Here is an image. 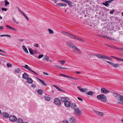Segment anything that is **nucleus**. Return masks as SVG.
<instances>
[{
    "instance_id": "f257e3e1",
    "label": "nucleus",
    "mask_w": 123,
    "mask_h": 123,
    "mask_svg": "<svg viewBox=\"0 0 123 123\" xmlns=\"http://www.w3.org/2000/svg\"><path fill=\"white\" fill-rule=\"evenodd\" d=\"M113 96L117 99V102L120 104H123V96L121 95L116 93L113 94Z\"/></svg>"
},
{
    "instance_id": "f03ea898",
    "label": "nucleus",
    "mask_w": 123,
    "mask_h": 123,
    "mask_svg": "<svg viewBox=\"0 0 123 123\" xmlns=\"http://www.w3.org/2000/svg\"><path fill=\"white\" fill-rule=\"evenodd\" d=\"M67 45L70 48H72L73 49H75L77 50L78 53L79 54H81L82 52L81 50L77 47L73 43L70 42L68 41L66 43Z\"/></svg>"
},
{
    "instance_id": "7ed1b4c3",
    "label": "nucleus",
    "mask_w": 123,
    "mask_h": 123,
    "mask_svg": "<svg viewBox=\"0 0 123 123\" xmlns=\"http://www.w3.org/2000/svg\"><path fill=\"white\" fill-rule=\"evenodd\" d=\"M97 98L100 101L103 102H106L107 100L106 97L103 94H101L98 95Z\"/></svg>"
},
{
    "instance_id": "20e7f679",
    "label": "nucleus",
    "mask_w": 123,
    "mask_h": 123,
    "mask_svg": "<svg viewBox=\"0 0 123 123\" xmlns=\"http://www.w3.org/2000/svg\"><path fill=\"white\" fill-rule=\"evenodd\" d=\"M74 113L77 116H80L82 114V111L80 110L78 108H76L74 109Z\"/></svg>"
},
{
    "instance_id": "39448f33",
    "label": "nucleus",
    "mask_w": 123,
    "mask_h": 123,
    "mask_svg": "<svg viewBox=\"0 0 123 123\" xmlns=\"http://www.w3.org/2000/svg\"><path fill=\"white\" fill-rule=\"evenodd\" d=\"M55 104L58 106L60 105H61V101L58 98H55L54 100Z\"/></svg>"
},
{
    "instance_id": "423d86ee",
    "label": "nucleus",
    "mask_w": 123,
    "mask_h": 123,
    "mask_svg": "<svg viewBox=\"0 0 123 123\" xmlns=\"http://www.w3.org/2000/svg\"><path fill=\"white\" fill-rule=\"evenodd\" d=\"M22 67L24 68H25L27 69L29 71H30L32 72H33V73H34V74H35L36 75H37L38 74L37 73H36L33 70H31L30 69V67H29L27 65H25V66H23Z\"/></svg>"
},
{
    "instance_id": "0eeeda50",
    "label": "nucleus",
    "mask_w": 123,
    "mask_h": 123,
    "mask_svg": "<svg viewBox=\"0 0 123 123\" xmlns=\"http://www.w3.org/2000/svg\"><path fill=\"white\" fill-rule=\"evenodd\" d=\"M108 63L111 65L112 66H113L114 68H116L119 66L120 64H119L116 63L114 64V63L112 62H109V61H106Z\"/></svg>"
},
{
    "instance_id": "6e6552de",
    "label": "nucleus",
    "mask_w": 123,
    "mask_h": 123,
    "mask_svg": "<svg viewBox=\"0 0 123 123\" xmlns=\"http://www.w3.org/2000/svg\"><path fill=\"white\" fill-rule=\"evenodd\" d=\"M101 92L105 94H107L110 91L106 89L105 88H102L101 89Z\"/></svg>"
},
{
    "instance_id": "1a4fd4ad",
    "label": "nucleus",
    "mask_w": 123,
    "mask_h": 123,
    "mask_svg": "<svg viewBox=\"0 0 123 123\" xmlns=\"http://www.w3.org/2000/svg\"><path fill=\"white\" fill-rule=\"evenodd\" d=\"M10 120L12 122H14L17 120L16 117L14 116H11L9 117Z\"/></svg>"
},
{
    "instance_id": "9d476101",
    "label": "nucleus",
    "mask_w": 123,
    "mask_h": 123,
    "mask_svg": "<svg viewBox=\"0 0 123 123\" xmlns=\"http://www.w3.org/2000/svg\"><path fill=\"white\" fill-rule=\"evenodd\" d=\"M65 2L67 3L68 5L69 6L71 7L73 6L72 5L74 4V2H73L70 1V0H62Z\"/></svg>"
},
{
    "instance_id": "9b49d317",
    "label": "nucleus",
    "mask_w": 123,
    "mask_h": 123,
    "mask_svg": "<svg viewBox=\"0 0 123 123\" xmlns=\"http://www.w3.org/2000/svg\"><path fill=\"white\" fill-rule=\"evenodd\" d=\"M77 88L81 92H85L87 90V89L86 88H82L79 86H78Z\"/></svg>"
},
{
    "instance_id": "f8f14e48",
    "label": "nucleus",
    "mask_w": 123,
    "mask_h": 123,
    "mask_svg": "<svg viewBox=\"0 0 123 123\" xmlns=\"http://www.w3.org/2000/svg\"><path fill=\"white\" fill-rule=\"evenodd\" d=\"M70 103L69 101H66L64 103L65 106L67 107H69L70 106Z\"/></svg>"
},
{
    "instance_id": "ddd939ff",
    "label": "nucleus",
    "mask_w": 123,
    "mask_h": 123,
    "mask_svg": "<svg viewBox=\"0 0 123 123\" xmlns=\"http://www.w3.org/2000/svg\"><path fill=\"white\" fill-rule=\"evenodd\" d=\"M56 6H57L61 7L62 6H67L66 4L64 3H58L56 4Z\"/></svg>"
},
{
    "instance_id": "4468645a",
    "label": "nucleus",
    "mask_w": 123,
    "mask_h": 123,
    "mask_svg": "<svg viewBox=\"0 0 123 123\" xmlns=\"http://www.w3.org/2000/svg\"><path fill=\"white\" fill-rule=\"evenodd\" d=\"M95 55L98 58L101 59H105V56L104 55L98 54L96 55Z\"/></svg>"
},
{
    "instance_id": "2eb2a0df",
    "label": "nucleus",
    "mask_w": 123,
    "mask_h": 123,
    "mask_svg": "<svg viewBox=\"0 0 123 123\" xmlns=\"http://www.w3.org/2000/svg\"><path fill=\"white\" fill-rule=\"evenodd\" d=\"M2 115L3 117L6 118L9 117V115L6 112H3L2 114Z\"/></svg>"
},
{
    "instance_id": "dca6fc26",
    "label": "nucleus",
    "mask_w": 123,
    "mask_h": 123,
    "mask_svg": "<svg viewBox=\"0 0 123 123\" xmlns=\"http://www.w3.org/2000/svg\"><path fill=\"white\" fill-rule=\"evenodd\" d=\"M22 77L23 78L26 80L29 78V76L27 74L25 73L22 74Z\"/></svg>"
},
{
    "instance_id": "f3484780",
    "label": "nucleus",
    "mask_w": 123,
    "mask_h": 123,
    "mask_svg": "<svg viewBox=\"0 0 123 123\" xmlns=\"http://www.w3.org/2000/svg\"><path fill=\"white\" fill-rule=\"evenodd\" d=\"M69 121L72 123H74L76 122L75 118L74 117H72L69 119Z\"/></svg>"
},
{
    "instance_id": "a211bd4d",
    "label": "nucleus",
    "mask_w": 123,
    "mask_h": 123,
    "mask_svg": "<svg viewBox=\"0 0 123 123\" xmlns=\"http://www.w3.org/2000/svg\"><path fill=\"white\" fill-rule=\"evenodd\" d=\"M70 38L73 39H75L76 40H78L79 37L74 35L71 34Z\"/></svg>"
},
{
    "instance_id": "6ab92c4d",
    "label": "nucleus",
    "mask_w": 123,
    "mask_h": 123,
    "mask_svg": "<svg viewBox=\"0 0 123 123\" xmlns=\"http://www.w3.org/2000/svg\"><path fill=\"white\" fill-rule=\"evenodd\" d=\"M20 71V69L18 68L15 69L14 70V72L15 74H16L19 73Z\"/></svg>"
},
{
    "instance_id": "aec40b11",
    "label": "nucleus",
    "mask_w": 123,
    "mask_h": 123,
    "mask_svg": "<svg viewBox=\"0 0 123 123\" xmlns=\"http://www.w3.org/2000/svg\"><path fill=\"white\" fill-rule=\"evenodd\" d=\"M111 2V1H105V3H103V4L106 6H109L110 4L109 3Z\"/></svg>"
},
{
    "instance_id": "412c9836",
    "label": "nucleus",
    "mask_w": 123,
    "mask_h": 123,
    "mask_svg": "<svg viewBox=\"0 0 123 123\" xmlns=\"http://www.w3.org/2000/svg\"><path fill=\"white\" fill-rule=\"evenodd\" d=\"M62 33L64 35H65L68 36V37H70L71 35V34L69 33H68L65 31H62Z\"/></svg>"
},
{
    "instance_id": "4be33fe9",
    "label": "nucleus",
    "mask_w": 123,
    "mask_h": 123,
    "mask_svg": "<svg viewBox=\"0 0 123 123\" xmlns=\"http://www.w3.org/2000/svg\"><path fill=\"white\" fill-rule=\"evenodd\" d=\"M37 79L40 81L44 86H46L47 85V84L45 83H44V81L41 80L40 79L37 78Z\"/></svg>"
},
{
    "instance_id": "5701e85b",
    "label": "nucleus",
    "mask_w": 123,
    "mask_h": 123,
    "mask_svg": "<svg viewBox=\"0 0 123 123\" xmlns=\"http://www.w3.org/2000/svg\"><path fill=\"white\" fill-rule=\"evenodd\" d=\"M26 80H27V82L29 84H32L33 82V80L31 78H28Z\"/></svg>"
},
{
    "instance_id": "b1692460",
    "label": "nucleus",
    "mask_w": 123,
    "mask_h": 123,
    "mask_svg": "<svg viewBox=\"0 0 123 123\" xmlns=\"http://www.w3.org/2000/svg\"><path fill=\"white\" fill-rule=\"evenodd\" d=\"M6 26L8 28H9L11 30H13L14 31H17L16 29L13 28L12 27L8 25H6Z\"/></svg>"
},
{
    "instance_id": "393cba45",
    "label": "nucleus",
    "mask_w": 123,
    "mask_h": 123,
    "mask_svg": "<svg viewBox=\"0 0 123 123\" xmlns=\"http://www.w3.org/2000/svg\"><path fill=\"white\" fill-rule=\"evenodd\" d=\"M22 48L23 49L26 53H28V52L27 48L25 47V46H24L23 45L22 46Z\"/></svg>"
},
{
    "instance_id": "a878e982",
    "label": "nucleus",
    "mask_w": 123,
    "mask_h": 123,
    "mask_svg": "<svg viewBox=\"0 0 123 123\" xmlns=\"http://www.w3.org/2000/svg\"><path fill=\"white\" fill-rule=\"evenodd\" d=\"M71 107L72 108L74 109L76 107V105L75 103H72L71 104Z\"/></svg>"
},
{
    "instance_id": "bb28decb",
    "label": "nucleus",
    "mask_w": 123,
    "mask_h": 123,
    "mask_svg": "<svg viewBox=\"0 0 123 123\" xmlns=\"http://www.w3.org/2000/svg\"><path fill=\"white\" fill-rule=\"evenodd\" d=\"M96 113L98 115L100 116H102L104 115V114L103 113L97 111Z\"/></svg>"
},
{
    "instance_id": "cd10ccee",
    "label": "nucleus",
    "mask_w": 123,
    "mask_h": 123,
    "mask_svg": "<svg viewBox=\"0 0 123 123\" xmlns=\"http://www.w3.org/2000/svg\"><path fill=\"white\" fill-rule=\"evenodd\" d=\"M16 120L18 123H22L23 121L22 119L21 118H18Z\"/></svg>"
},
{
    "instance_id": "c85d7f7f",
    "label": "nucleus",
    "mask_w": 123,
    "mask_h": 123,
    "mask_svg": "<svg viewBox=\"0 0 123 123\" xmlns=\"http://www.w3.org/2000/svg\"><path fill=\"white\" fill-rule=\"evenodd\" d=\"M49 59V57L47 55H45L44 58L43 59V60L47 61H48Z\"/></svg>"
},
{
    "instance_id": "c756f323",
    "label": "nucleus",
    "mask_w": 123,
    "mask_h": 123,
    "mask_svg": "<svg viewBox=\"0 0 123 123\" xmlns=\"http://www.w3.org/2000/svg\"><path fill=\"white\" fill-rule=\"evenodd\" d=\"M53 86H54L57 89L60 91H63V90L59 88L57 86L55 85H53Z\"/></svg>"
},
{
    "instance_id": "7c9ffc66",
    "label": "nucleus",
    "mask_w": 123,
    "mask_h": 123,
    "mask_svg": "<svg viewBox=\"0 0 123 123\" xmlns=\"http://www.w3.org/2000/svg\"><path fill=\"white\" fill-rule=\"evenodd\" d=\"M48 30L49 31V34H52L54 33L53 31L51 29L49 28L48 29Z\"/></svg>"
},
{
    "instance_id": "2f4dec72",
    "label": "nucleus",
    "mask_w": 123,
    "mask_h": 123,
    "mask_svg": "<svg viewBox=\"0 0 123 123\" xmlns=\"http://www.w3.org/2000/svg\"><path fill=\"white\" fill-rule=\"evenodd\" d=\"M44 98L47 101H49L50 100V98L47 96H45Z\"/></svg>"
},
{
    "instance_id": "473e14b6",
    "label": "nucleus",
    "mask_w": 123,
    "mask_h": 123,
    "mask_svg": "<svg viewBox=\"0 0 123 123\" xmlns=\"http://www.w3.org/2000/svg\"><path fill=\"white\" fill-rule=\"evenodd\" d=\"M29 51L30 54L31 55H32L33 54V50L29 48Z\"/></svg>"
},
{
    "instance_id": "72a5a7b5",
    "label": "nucleus",
    "mask_w": 123,
    "mask_h": 123,
    "mask_svg": "<svg viewBox=\"0 0 123 123\" xmlns=\"http://www.w3.org/2000/svg\"><path fill=\"white\" fill-rule=\"evenodd\" d=\"M59 62L61 65H63L65 62V61L64 60H61L59 61Z\"/></svg>"
},
{
    "instance_id": "f704fd0d",
    "label": "nucleus",
    "mask_w": 123,
    "mask_h": 123,
    "mask_svg": "<svg viewBox=\"0 0 123 123\" xmlns=\"http://www.w3.org/2000/svg\"><path fill=\"white\" fill-rule=\"evenodd\" d=\"M67 98H66L65 97H62L61 98V101L63 102H65L66 101H67Z\"/></svg>"
},
{
    "instance_id": "c9c22d12",
    "label": "nucleus",
    "mask_w": 123,
    "mask_h": 123,
    "mask_svg": "<svg viewBox=\"0 0 123 123\" xmlns=\"http://www.w3.org/2000/svg\"><path fill=\"white\" fill-rule=\"evenodd\" d=\"M59 75H61V76H63L64 77H66V78H69L70 77H69V76H68V75H64V74H59Z\"/></svg>"
},
{
    "instance_id": "e433bc0d",
    "label": "nucleus",
    "mask_w": 123,
    "mask_h": 123,
    "mask_svg": "<svg viewBox=\"0 0 123 123\" xmlns=\"http://www.w3.org/2000/svg\"><path fill=\"white\" fill-rule=\"evenodd\" d=\"M5 6H7V5H8L9 3V2L7 1V0H5Z\"/></svg>"
},
{
    "instance_id": "4c0bfd02",
    "label": "nucleus",
    "mask_w": 123,
    "mask_h": 123,
    "mask_svg": "<svg viewBox=\"0 0 123 123\" xmlns=\"http://www.w3.org/2000/svg\"><path fill=\"white\" fill-rule=\"evenodd\" d=\"M38 93L40 95L42 94L43 91L41 90H38L37 91Z\"/></svg>"
},
{
    "instance_id": "58836bf2",
    "label": "nucleus",
    "mask_w": 123,
    "mask_h": 123,
    "mask_svg": "<svg viewBox=\"0 0 123 123\" xmlns=\"http://www.w3.org/2000/svg\"><path fill=\"white\" fill-rule=\"evenodd\" d=\"M12 20L13 21L14 23H16L17 24H18V23L16 21V20H15V19L14 18H13V17L12 18Z\"/></svg>"
},
{
    "instance_id": "ea45409f",
    "label": "nucleus",
    "mask_w": 123,
    "mask_h": 123,
    "mask_svg": "<svg viewBox=\"0 0 123 123\" xmlns=\"http://www.w3.org/2000/svg\"><path fill=\"white\" fill-rule=\"evenodd\" d=\"M78 40L82 42H84L85 41V40L84 39L80 37H79Z\"/></svg>"
},
{
    "instance_id": "a19ab883",
    "label": "nucleus",
    "mask_w": 123,
    "mask_h": 123,
    "mask_svg": "<svg viewBox=\"0 0 123 123\" xmlns=\"http://www.w3.org/2000/svg\"><path fill=\"white\" fill-rule=\"evenodd\" d=\"M55 66L59 68H60L64 69H68L67 68H65L64 67H61L57 65H55Z\"/></svg>"
},
{
    "instance_id": "79ce46f5",
    "label": "nucleus",
    "mask_w": 123,
    "mask_h": 123,
    "mask_svg": "<svg viewBox=\"0 0 123 123\" xmlns=\"http://www.w3.org/2000/svg\"><path fill=\"white\" fill-rule=\"evenodd\" d=\"M86 94H87L90 95H92V91H90L88 93H86Z\"/></svg>"
},
{
    "instance_id": "37998d69",
    "label": "nucleus",
    "mask_w": 123,
    "mask_h": 123,
    "mask_svg": "<svg viewBox=\"0 0 123 123\" xmlns=\"http://www.w3.org/2000/svg\"><path fill=\"white\" fill-rule=\"evenodd\" d=\"M23 15L24 16V17L28 21H29L28 17L26 16L24 13L23 14Z\"/></svg>"
},
{
    "instance_id": "c03bdc74",
    "label": "nucleus",
    "mask_w": 123,
    "mask_h": 123,
    "mask_svg": "<svg viewBox=\"0 0 123 123\" xmlns=\"http://www.w3.org/2000/svg\"><path fill=\"white\" fill-rule=\"evenodd\" d=\"M43 54H42L41 55H39L38 56V58L39 59H40L43 57Z\"/></svg>"
},
{
    "instance_id": "a18cd8bd",
    "label": "nucleus",
    "mask_w": 123,
    "mask_h": 123,
    "mask_svg": "<svg viewBox=\"0 0 123 123\" xmlns=\"http://www.w3.org/2000/svg\"><path fill=\"white\" fill-rule=\"evenodd\" d=\"M105 59H108V60H111V58H110V57H109L107 56H105Z\"/></svg>"
},
{
    "instance_id": "49530a36",
    "label": "nucleus",
    "mask_w": 123,
    "mask_h": 123,
    "mask_svg": "<svg viewBox=\"0 0 123 123\" xmlns=\"http://www.w3.org/2000/svg\"><path fill=\"white\" fill-rule=\"evenodd\" d=\"M1 10L2 11H6L7 10V9L4 8H1Z\"/></svg>"
},
{
    "instance_id": "de8ad7c7",
    "label": "nucleus",
    "mask_w": 123,
    "mask_h": 123,
    "mask_svg": "<svg viewBox=\"0 0 123 123\" xmlns=\"http://www.w3.org/2000/svg\"><path fill=\"white\" fill-rule=\"evenodd\" d=\"M115 11L114 10H113L111 11L110 12V13L111 14H112L114 12V11Z\"/></svg>"
},
{
    "instance_id": "09e8293b",
    "label": "nucleus",
    "mask_w": 123,
    "mask_h": 123,
    "mask_svg": "<svg viewBox=\"0 0 123 123\" xmlns=\"http://www.w3.org/2000/svg\"><path fill=\"white\" fill-rule=\"evenodd\" d=\"M7 66L8 67H11L12 66L9 63H8L7 65Z\"/></svg>"
},
{
    "instance_id": "8fccbe9b",
    "label": "nucleus",
    "mask_w": 123,
    "mask_h": 123,
    "mask_svg": "<svg viewBox=\"0 0 123 123\" xmlns=\"http://www.w3.org/2000/svg\"><path fill=\"white\" fill-rule=\"evenodd\" d=\"M18 10L22 15L24 13L19 8H18Z\"/></svg>"
},
{
    "instance_id": "3c124183",
    "label": "nucleus",
    "mask_w": 123,
    "mask_h": 123,
    "mask_svg": "<svg viewBox=\"0 0 123 123\" xmlns=\"http://www.w3.org/2000/svg\"><path fill=\"white\" fill-rule=\"evenodd\" d=\"M36 85L35 84H32L31 85V87L33 88H34L35 87Z\"/></svg>"
},
{
    "instance_id": "603ef678",
    "label": "nucleus",
    "mask_w": 123,
    "mask_h": 123,
    "mask_svg": "<svg viewBox=\"0 0 123 123\" xmlns=\"http://www.w3.org/2000/svg\"><path fill=\"white\" fill-rule=\"evenodd\" d=\"M69 77H70L69 78H70V79H74V80H79V79H77L76 78H73V77H71L70 76H69Z\"/></svg>"
},
{
    "instance_id": "864d4df0",
    "label": "nucleus",
    "mask_w": 123,
    "mask_h": 123,
    "mask_svg": "<svg viewBox=\"0 0 123 123\" xmlns=\"http://www.w3.org/2000/svg\"><path fill=\"white\" fill-rule=\"evenodd\" d=\"M77 98L80 101H83V99L80 98L78 97Z\"/></svg>"
},
{
    "instance_id": "5fc2aeb1",
    "label": "nucleus",
    "mask_w": 123,
    "mask_h": 123,
    "mask_svg": "<svg viewBox=\"0 0 123 123\" xmlns=\"http://www.w3.org/2000/svg\"><path fill=\"white\" fill-rule=\"evenodd\" d=\"M34 46L35 47H38V44L36 43L34 45Z\"/></svg>"
},
{
    "instance_id": "6e6d98bb",
    "label": "nucleus",
    "mask_w": 123,
    "mask_h": 123,
    "mask_svg": "<svg viewBox=\"0 0 123 123\" xmlns=\"http://www.w3.org/2000/svg\"><path fill=\"white\" fill-rule=\"evenodd\" d=\"M33 53L35 54H37V51L36 50H33Z\"/></svg>"
},
{
    "instance_id": "4d7b16f0",
    "label": "nucleus",
    "mask_w": 123,
    "mask_h": 123,
    "mask_svg": "<svg viewBox=\"0 0 123 123\" xmlns=\"http://www.w3.org/2000/svg\"><path fill=\"white\" fill-rule=\"evenodd\" d=\"M104 37L106 38H107L109 39H111V38L110 37H107V36H105Z\"/></svg>"
},
{
    "instance_id": "13d9d810",
    "label": "nucleus",
    "mask_w": 123,
    "mask_h": 123,
    "mask_svg": "<svg viewBox=\"0 0 123 123\" xmlns=\"http://www.w3.org/2000/svg\"><path fill=\"white\" fill-rule=\"evenodd\" d=\"M4 29V28L2 26H0V30L3 29Z\"/></svg>"
},
{
    "instance_id": "bf43d9fd",
    "label": "nucleus",
    "mask_w": 123,
    "mask_h": 123,
    "mask_svg": "<svg viewBox=\"0 0 123 123\" xmlns=\"http://www.w3.org/2000/svg\"><path fill=\"white\" fill-rule=\"evenodd\" d=\"M118 60H119L120 61H122V60H123V59L120 58H118Z\"/></svg>"
},
{
    "instance_id": "052dcab7",
    "label": "nucleus",
    "mask_w": 123,
    "mask_h": 123,
    "mask_svg": "<svg viewBox=\"0 0 123 123\" xmlns=\"http://www.w3.org/2000/svg\"><path fill=\"white\" fill-rule=\"evenodd\" d=\"M0 52H3V53H5V52H4L3 50H1L0 49Z\"/></svg>"
},
{
    "instance_id": "680f3d73",
    "label": "nucleus",
    "mask_w": 123,
    "mask_h": 123,
    "mask_svg": "<svg viewBox=\"0 0 123 123\" xmlns=\"http://www.w3.org/2000/svg\"><path fill=\"white\" fill-rule=\"evenodd\" d=\"M43 74H46V75H48L49 74H48L46 73L45 72H43Z\"/></svg>"
},
{
    "instance_id": "e2e57ef3",
    "label": "nucleus",
    "mask_w": 123,
    "mask_h": 123,
    "mask_svg": "<svg viewBox=\"0 0 123 123\" xmlns=\"http://www.w3.org/2000/svg\"><path fill=\"white\" fill-rule=\"evenodd\" d=\"M5 36H6V37H11V36L9 35H5Z\"/></svg>"
},
{
    "instance_id": "0e129e2a",
    "label": "nucleus",
    "mask_w": 123,
    "mask_h": 123,
    "mask_svg": "<svg viewBox=\"0 0 123 123\" xmlns=\"http://www.w3.org/2000/svg\"><path fill=\"white\" fill-rule=\"evenodd\" d=\"M24 40V39H20L19 40V41L22 42H23V41Z\"/></svg>"
},
{
    "instance_id": "69168bd1",
    "label": "nucleus",
    "mask_w": 123,
    "mask_h": 123,
    "mask_svg": "<svg viewBox=\"0 0 123 123\" xmlns=\"http://www.w3.org/2000/svg\"><path fill=\"white\" fill-rule=\"evenodd\" d=\"M53 1H54L53 2L54 3H56L57 2L58 0H53Z\"/></svg>"
},
{
    "instance_id": "338daca9",
    "label": "nucleus",
    "mask_w": 123,
    "mask_h": 123,
    "mask_svg": "<svg viewBox=\"0 0 123 123\" xmlns=\"http://www.w3.org/2000/svg\"><path fill=\"white\" fill-rule=\"evenodd\" d=\"M0 37H3L5 36V35H1L0 36Z\"/></svg>"
},
{
    "instance_id": "774afa93",
    "label": "nucleus",
    "mask_w": 123,
    "mask_h": 123,
    "mask_svg": "<svg viewBox=\"0 0 123 123\" xmlns=\"http://www.w3.org/2000/svg\"><path fill=\"white\" fill-rule=\"evenodd\" d=\"M113 58H115V59H117V60H118V57H115V56H114V57Z\"/></svg>"
}]
</instances>
